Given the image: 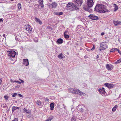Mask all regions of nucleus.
I'll list each match as a JSON object with an SVG mask.
<instances>
[{"instance_id":"1","label":"nucleus","mask_w":121,"mask_h":121,"mask_svg":"<svg viewBox=\"0 0 121 121\" xmlns=\"http://www.w3.org/2000/svg\"><path fill=\"white\" fill-rule=\"evenodd\" d=\"M94 9L95 11L100 13H104L109 12L107 9L105 5L101 4H96Z\"/></svg>"},{"instance_id":"2","label":"nucleus","mask_w":121,"mask_h":121,"mask_svg":"<svg viewBox=\"0 0 121 121\" xmlns=\"http://www.w3.org/2000/svg\"><path fill=\"white\" fill-rule=\"evenodd\" d=\"M66 7L67 8H70L69 9L71 11H79L78 7L73 3H69L67 5Z\"/></svg>"},{"instance_id":"3","label":"nucleus","mask_w":121,"mask_h":121,"mask_svg":"<svg viewBox=\"0 0 121 121\" xmlns=\"http://www.w3.org/2000/svg\"><path fill=\"white\" fill-rule=\"evenodd\" d=\"M86 4L88 7H84L83 8L86 11H89V8L93 6L94 2L92 0H87Z\"/></svg>"},{"instance_id":"4","label":"nucleus","mask_w":121,"mask_h":121,"mask_svg":"<svg viewBox=\"0 0 121 121\" xmlns=\"http://www.w3.org/2000/svg\"><path fill=\"white\" fill-rule=\"evenodd\" d=\"M69 91L71 93L75 94H78L80 95H84L85 94L84 93L82 92L79 90L75 88H71L69 90Z\"/></svg>"},{"instance_id":"5","label":"nucleus","mask_w":121,"mask_h":121,"mask_svg":"<svg viewBox=\"0 0 121 121\" xmlns=\"http://www.w3.org/2000/svg\"><path fill=\"white\" fill-rule=\"evenodd\" d=\"M100 47L101 49L100 48L99 49V50L100 51L104 50L108 48L105 42H103L100 45Z\"/></svg>"},{"instance_id":"6","label":"nucleus","mask_w":121,"mask_h":121,"mask_svg":"<svg viewBox=\"0 0 121 121\" xmlns=\"http://www.w3.org/2000/svg\"><path fill=\"white\" fill-rule=\"evenodd\" d=\"M82 0H73V2L76 5L80 6L82 4Z\"/></svg>"},{"instance_id":"7","label":"nucleus","mask_w":121,"mask_h":121,"mask_svg":"<svg viewBox=\"0 0 121 121\" xmlns=\"http://www.w3.org/2000/svg\"><path fill=\"white\" fill-rule=\"evenodd\" d=\"M90 19L93 20H97L98 19V17L94 15L91 14L88 16Z\"/></svg>"},{"instance_id":"8","label":"nucleus","mask_w":121,"mask_h":121,"mask_svg":"<svg viewBox=\"0 0 121 121\" xmlns=\"http://www.w3.org/2000/svg\"><path fill=\"white\" fill-rule=\"evenodd\" d=\"M98 91L103 96H104L105 95V91L103 87L100 89H99Z\"/></svg>"},{"instance_id":"9","label":"nucleus","mask_w":121,"mask_h":121,"mask_svg":"<svg viewBox=\"0 0 121 121\" xmlns=\"http://www.w3.org/2000/svg\"><path fill=\"white\" fill-rule=\"evenodd\" d=\"M104 85L109 88H113L114 86L113 84H110L107 83H105Z\"/></svg>"},{"instance_id":"10","label":"nucleus","mask_w":121,"mask_h":121,"mask_svg":"<svg viewBox=\"0 0 121 121\" xmlns=\"http://www.w3.org/2000/svg\"><path fill=\"white\" fill-rule=\"evenodd\" d=\"M26 28H25L26 30L29 33H30L31 32V26L29 25H27Z\"/></svg>"},{"instance_id":"11","label":"nucleus","mask_w":121,"mask_h":121,"mask_svg":"<svg viewBox=\"0 0 121 121\" xmlns=\"http://www.w3.org/2000/svg\"><path fill=\"white\" fill-rule=\"evenodd\" d=\"M23 63L24 65L26 66L28 65L29 63L28 60L27 59H24L23 60Z\"/></svg>"},{"instance_id":"12","label":"nucleus","mask_w":121,"mask_h":121,"mask_svg":"<svg viewBox=\"0 0 121 121\" xmlns=\"http://www.w3.org/2000/svg\"><path fill=\"white\" fill-rule=\"evenodd\" d=\"M113 22L115 26H117L118 25L120 24L121 23V22L120 21H113Z\"/></svg>"},{"instance_id":"13","label":"nucleus","mask_w":121,"mask_h":121,"mask_svg":"<svg viewBox=\"0 0 121 121\" xmlns=\"http://www.w3.org/2000/svg\"><path fill=\"white\" fill-rule=\"evenodd\" d=\"M6 51L9 53H16V52H15L13 49H8L6 50L5 52H6Z\"/></svg>"},{"instance_id":"14","label":"nucleus","mask_w":121,"mask_h":121,"mask_svg":"<svg viewBox=\"0 0 121 121\" xmlns=\"http://www.w3.org/2000/svg\"><path fill=\"white\" fill-rule=\"evenodd\" d=\"M52 8H56L57 6V3L56 2H53L52 3Z\"/></svg>"},{"instance_id":"15","label":"nucleus","mask_w":121,"mask_h":121,"mask_svg":"<svg viewBox=\"0 0 121 121\" xmlns=\"http://www.w3.org/2000/svg\"><path fill=\"white\" fill-rule=\"evenodd\" d=\"M17 53H8V56H10L11 57L13 58L15 57V55H17Z\"/></svg>"},{"instance_id":"16","label":"nucleus","mask_w":121,"mask_h":121,"mask_svg":"<svg viewBox=\"0 0 121 121\" xmlns=\"http://www.w3.org/2000/svg\"><path fill=\"white\" fill-rule=\"evenodd\" d=\"M106 67L107 69L108 70H110L112 69V66L111 65L107 64L106 65Z\"/></svg>"},{"instance_id":"17","label":"nucleus","mask_w":121,"mask_h":121,"mask_svg":"<svg viewBox=\"0 0 121 121\" xmlns=\"http://www.w3.org/2000/svg\"><path fill=\"white\" fill-rule=\"evenodd\" d=\"M63 40L61 38L58 39L57 40V42L58 44H60L63 43Z\"/></svg>"},{"instance_id":"18","label":"nucleus","mask_w":121,"mask_h":121,"mask_svg":"<svg viewBox=\"0 0 121 121\" xmlns=\"http://www.w3.org/2000/svg\"><path fill=\"white\" fill-rule=\"evenodd\" d=\"M23 112H26L27 113H29V117H30L31 116V114L30 113V112L28 110H27L25 108L23 109Z\"/></svg>"},{"instance_id":"19","label":"nucleus","mask_w":121,"mask_h":121,"mask_svg":"<svg viewBox=\"0 0 121 121\" xmlns=\"http://www.w3.org/2000/svg\"><path fill=\"white\" fill-rule=\"evenodd\" d=\"M50 109L51 110H52L53 109L54 107V104L53 103H51L50 104Z\"/></svg>"},{"instance_id":"20","label":"nucleus","mask_w":121,"mask_h":121,"mask_svg":"<svg viewBox=\"0 0 121 121\" xmlns=\"http://www.w3.org/2000/svg\"><path fill=\"white\" fill-rule=\"evenodd\" d=\"M78 109L81 112H83L84 111V110L82 108H81L80 106H78Z\"/></svg>"},{"instance_id":"21","label":"nucleus","mask_w":121,"mask_h":121,"mask_svg":"<svg viewBox=\"0 0 121 121\" xmlns=\"http://www.w3.org/2000/svg\"><path fill=\"white\" fill-rule=\"evenodd\" d=\"M54 117L53 116H51L49 117L48 119L46 120L45 121H51Z\"/></svg>"},{"instance_id":"22","label":"nucleus","mask_w":121,"mask_h":121,"mask_svg":"<svg viewBox=\"0 0 121 121\" xmlns=\"http://www.w3.org/2000/svg\"><path fill=\"white\" fill-rule=\"evenodd\" d=\"M113 5L114 6V11L115 12L118 9V7L115 4H114Z\"/></svg>"},{"instance_id":"23","label":"nucleus","mask_w":121,"mask_h":121,"mask_svg":"<svg viewBox=\"0 0 121 121\" xmlns=\"http://www.w3.org/2000/svg\"><path fill=\"white\" fill-rule=\"evenodd\" d=\"M64 55L62 53H60L58 56V58L60 59L62 58L64 56Z\"/></svg>"},{"instance_id":"24","label":"nucleus","mask_w":121,"mask_h":121,"mask_svg":"<svg viewBox=\"0 0 121 121\" xmlns=\"http://www.w3.org/2000/svg\"><path fill=\"white\" fill-rule=\"evenodd\" d=\"M36 102V104L38 105H41L42 104V103L41 102V101L39 100H38L37 102Z\"/></svg>"},{"instance_id":"25","label":"nucleus","mask_w":121,"mask_h":121,"mask_svg":"<svg viewBox=\"0 0 121 121\" xmlns=\"http://www.w3.org/2000/svg\"><path fill=\"white\" fill-rule=\"evenodd\" d=\"M35 18L37 22H39L40 24H42V22L40 21V19L37 18Z\"/></svg>"},{"instance_id":"26","label":"nucleus","mask_w":121,"mask_h":121,"mask_svg":"<svg viewBox=\"0 0 121 121\" xmlns=\"http://www.w3.org/2000/svg\"><path fill=\"white\" fill-rule=\"evenodd\" d=\"M19 107H17L13 106V107L12 110V112H13L15 110L17 109H19Z\"/></svg>"},{"instance_id":"27","label":"nucleus","mask_w":121,"mask_h":121,"mask_svg":"<svg viewBox=\"0 0 121 121\" xmlns=\"http://www.w3.org/2000/svg\"><path fill=\"white\" fill-rule=\"evenodd\" d=\"M64 36L65 38L66 39H68L69 38V35H68L66 33V32H65L64 33Z\"/></svg>"},{"instance_id":"28","label":"nucleus","mask_w":121,"mask_h":121,"mask_svg":"<svg viewBox=\"0 0 121 121\" xmlns=\"http://www.w3.org/2000/svg\"><path fill=\"white\" fill-rule=\"evenodd\" d=\"M63 13L62 12H56L55 13V14L58 16H60L63 14Z\"/></svg>"},{"instance_id":"29","label":"nucleus","mask_w":121,"mask_h":121,"mask_svg":"<svg viewBox=\"0 0 121 121\" xmlns=\"http://www.w3.org/2000/svg\"><path fill=\"white\" fill-rule=\"evenodd\" d=\"M82 27V26L80 25H78L77 27V30H81L80 28Z\"/></svg>"},{"instance_id":"30","label":"nucleus","mask_w":121,"mask_h":121,"mask_svg":"<svg viewBox=\"0 0 121 121\" xmlns=\"http://www.w3.org/2000/svg\"><path fill=\"white\" fill-rule=\"evenodd\" d=\"M121 62V59H120L118 60H117V61L115 62V63L117 64L118 63Z\"/></svg>"},{"instance_id":"31","label":"nucleus","mask_w":121,"mask_h":121,"mask_svg":"<svg viewBox=\"0 0 121 121\" xmlns=\"http://www.w3.org/2000/svg\"><path fill=\"white\" fill-rule=\"evenodd\" d=\"M19 9H20L21 8V5L20 3H18L17 5Z\"/></svg>"},{"instance_id":"32","label":"nucleus","mask_w":121,"mask_h":121,"mask_svg":"<svg viewBox=\"0 0 121 121\" xmlns=\"http://www.w3.org/2000/svg\"><path fill=\"white\" fill-rule=\"evenodd\" d=\"M34 41L35 42H37L38 41V39L37 37H35L34 39Z\"/></svg>"},{"instance_id":"33","label":"nucleus","mask_w":121,"mask_h":121,"mask_svg":"<svg viewBox=\"0 0 121 121\" xmlns=\"http://www.w3.org/2000/svg\"><path fill=\"white\" fill-rule=\"evenodd\" d=\"M17 94L16 93H13V94L12 95V96L13 97H15L17 95Z\"/></svg>"},{"instance_id":"34","label":"nucleus","mask_w":121,"mask_h":121,"mask_svg":"<svg viewBox=\"0 0 121 121\" xmlns=\"http://www.w3.org/2000/svg\"><path fill=\"white\" fill-rule=\"evenodd\" d=\"M115 48H112L110 50V52H115Z\"/></svg>"},{"instance_id":"35","label":"nucleus","mask_w":121,"mask_h":121,"mask_svg":"<svg viewBox=\"0 0 121 121\" xmlns=\"http://www.w3.org/2000/svg\"><path fill=\"white\" fill-rule=\"evenodd\" d=\"M115 51L116 52L118 51V53H121L120 51H119L118 49L117 48H115Z\"/></svg>"},{"instance_id":"36","label":"nucleus","mask_w":121,"mask_h":121,"mask_svg":"<svg viewBox=\"0 0 121 121\" xmlns=\"http://www.w3.org/2000/svg\"><path fill=\"white\" fill-rule=\"evenodd\" d=\"M71 121H76L75 118L74 117H73L71 119Z\"/></svg>"},{"instance_id":"37","label":"nucleus","mask_w":121,"mask_h":121,"mask_svg":"<svg viewBox=\"0 0 121 121\" xmlns=\"http://www.w3.org/2000/svg\"><path fill=\"white\" fill-rule=\"evenodd\" d=\"M4 98L5 99L8 100L9 98V96L7 95H6L4 96Z\"/></svg>"},{"instance_id":"38","label":"nucleus","mask_w":121,"mask_h":121,"mask_svg":"<svg viewBox=\"0 0 121 121\" xmlns=\"http://www.w3.org/2000/svg\"><path fill=\"white\" fill-rule=\"evenodd\" d=\"M95 49V46L94 45H93V46L92 48L91 49V50L92 51L94 50Z\"/></svg>"},{"instance_id":"39","label":"nucleus","mask_w":121,"mask_h":121,"mask_svg":"<svg viewBox=\"0 0 121 121\" xmlns=\"http://www.w3.org/2000/svg\"><path fill=\"white\" fill-rule=\"evenodd\" d=\"M116 108L114 107L112 109V111H113L114 112L116 110Z\"/></svg>"},{"instance_id":"40","label":"nucleus","mask_w":121,"mask_h":121,"mask_svg":"<svg viewBox=\"0 0 121 121\" xmlns=\"http://www.w3.org/2000/svg\"><path fill=\"white\" fill-rule=\"evenodd\" d=\"M78 113V112H75V111H73V114L75 113L77 114Z\"/></svg>"},{"instance_id":"41","label":"nucleus","mask_w":121,"mask_h":121,"mask_svg":"<svg viewBox=\"0 0 121 121\" xmlns=\"http://www.w3.org/2000/svg\"><path fill=\"white\" fill-rule=\"evenodd\" d=\"M12 121H18V119L17 118H15L14 120H13Z\"/></svg>"},{"instance_id":"42","label":"nucleus","mask_w":121,"mask_h":121,"mask_svg":"<svg viewBox=\"0 0 121 121\" xmlns=\"http://www.w3.org/2000/svg\"><path fill=\"white\" fill-rule=\"evenodd\" d=\"M18 96L20 97H22L23 96L20 94H18Z\"/></svg>"},{"instance_id":"43","label":"nucleus","mask_w":121,"mask_h":121,"mask_svg":"<svg viewBox=\"0 0 121 121\" xmlns=\"http://www.w3.org/2000/svg\"><path fill=\"white\" fill-rule=\"evenodd\" d=\"M3 22V19L0 18V23L2 22Z\"/></svg>"},{"instance_id":"44","label":"nucleus","mask_w":121,"mask_h":121,"mask_svg":"<svg viewBox=\"0 0 121 121\" xmlns=\"http://www.w3.org/2000/svg\"><path fill=\"white\" fill-rule=\"evenodd\" d=\"M48 6H49V7L50 8V7H51L52 6V4H49Z\"/></svg>"},{"instance_id":"45","label":"nucleus","mask_w":121,"mask_h":121,"mask_svg":"<svg viewBox=\"0 0 121 121\" xmlns=\"http://www.w3.org/2000/svg\"><path fill=\"white\" fill-rule=\"evenodd\" d=\"M19 80H20V81H21V82H21V83H23L24 82V81L23 80H21L20 79H19Z\"/></svg>"},{"instance_id":"46","label":"nucleus","mask_w":121,"mask_h":121,"mask_svg":"<svg viewBox=\"0 0 121 121\" xmlns=\"http://www.w3.org/2000/svg\"><path fill=\"white\" fill-rule=\"evenodd\" d=\"M19 80H20V81H21V82H21V83H23L24 82V81L23 80H21L20 79H19Z\"/></svg>"},{"instance_id":"47","label":"nucleus","mask_w":121,"mask_h":121,"mask_svg":"<svg viewBox=\"0 0 121 121\" xmlns=\"http://www.w3.org/2000/svg\"><path fill=\"white\" fill-rule=\"evenodd\" d=\"M2 81V79H0V85L1 84Z\"/></svg>"},{"instance_id":"48","label":"nucleus","mask_w":121,"mask_h":121,"mask_svg":"<svg viewBox=\"0 0 121 121\" xmlns=\"http://www.w3.org/2000/svg\"><path fill=\"white\" fill-rule=\"evenodd\" d=\"M16 82L18 83L19 84H21V82H19V81H16Z\"/></svg>"},{"instance_id":"49","label":"nucleus","mask_w":121,"mask_h":121,"mask_svg":"<svg viewBox=\"0 0 121 121\" xmlns=\"http://www.w3.org/2000/svg\"><path fill=\"white\" fill-rule=\"evenodd\" d=\"M118 107V106L117 105H116L114 107V108H116V109L117 108V107Z\"/></svg>"},{"instance_id":"50","label":"nucleus","mask_w":121,"mask_h":121,"mask_svg":"<svg viewBox=\"0 0 121 121\" xmlns=\"http://www.w3.org/2000/svg\"><path fill=\"white\" fill-rule=\"evenodd\" d=\"M104 33H101V35H104Z\"/></svg>"},{"instance_id":"51","label":"nucleus","mask_w":121,"mask_h":121,"mask_svg":"<svg viewBox=\"0 0 121 121\" xmlns=\"http://www.w3.org/2000/svg\"><path fill=\"white\" fill-rule=\"evenodd\" d=\"M5 35L6 34H3V37H5Z\"/></svg>"},{"instance_id":"52","label":"nucleus","mask_w":121,"mask_h":121,"mask_svg":"<svg viewBox=\"0 0 121 121\" xmlns=\"http://www.w3.org/2000/svg\"><path fill=\"white\" fill-rule=\"evenodd\" d=\"M86 50H87V51H91V49H86Z\"/></svg>"},{"instance_id":"53","label":"nucleus","mask_w":121,"mask_h":121,"mask_svg":"<svg viewBox=\"0 0 121 121\" xmlns=\"http://www.w3.org/2000/svg\"><path fill=\"white\" fill-rule=\"evenodd\" d=\"M10 82H13V80L12 79H11L10 80Z\"/></svg>"},{"instance_id":"54","label":"nucleus","mask_w":121,"mask_h":121,"mask_svg":"<svg viewBox=\"0 0 121 121\" xmlns=\"http://www.w3.org/2000/svg\"><path fill=\"white\" fill-rule=\"evenodd\" d=\"M63 105V107L64 108H65L66 106H65L64 104Z\"/></svg>"},{"instance_id":"55","label":"nucleus","mask_w":121,"mask_h":121,"mask_svg":"<svg viewBox=\"0 0 121 121\" xmlns=\"http://www.w3.org/2000/svg\"><path fill=\"white\" fill-rule=\"evenodd\" d=\"M48 29H52V28L51 27H50V26L49 27Z\"/></svg>"},{"instance_id":"56","label":"nucleus","mask_w":121,"mask_h":121,"mask_svg":"<svg viewBox=\"0 0 121 121\" xmlns=\"http://www.w3.org/2000/svg\"><path fill=\"white\" fill-rule=\"evenodd\" d=\"M46 100L48 101V99L47 98H46Z\"/></svg>"},{"instance_id":"57","label":"nucleus","mask_w":121,"mask_h":121,"mask_svg":"<svg viewBox=\"0 0 121 121\" xmlns=\"http://www.w3.org/2000/svg\"><path fill=\"white\" fill-rule=\"evenodd\" d=\"M99 56L98 55H97V56H96V58H99Z\"/></svg>"},{"instance_id":"58","label":"nucleus","mask_w":121,"mask_h":121,"mask_svg":"<svg viewBox=\"0 0 121 121\" xmlns=\"http://www.w3.org/2000/svg\"><path fill=\"white\" fill-rule=\"evenodd\" d=\"M17 81H14L13 82H16Z\"/></svg>"},{"instance_id":"59","label":"nucleus","mask_w":121,"mask_h":121,"mask_svg":"<svg viewBox=\"0 0 121 121\" xmlns=\"http://www.w3.org/2000/svg\"><path fill=\"white\" fill-rule=\"evenodd\" d=\"M52 1V0H50V2H51Z\"/></svg>"},{"instance_id":"60","label":"nucleus","mask_w":121,"mask_h":121,"mask_svg":"<svg viewBox=\"0 0 121 121\" xmlns=\"http://www.w3.org/2000/svg\"><path fill=\"white\" fill-rule=\"evenodd\" d=\"M84 58H86V56H84Z\"/></svg>"},{"instance_id":"61","label":"nucleus","mask_w":121,"mask_h":121,"mask_svg":"<svg viewBox=\"0 0 121 121\" xmlns=\"http://www.w3.org/2000/svg\"><path fill=\"white\" fill-rule=\"evenodd\" d=\"M79 119L81 120V118H80Z\"/></svg>"},{"instance_id":"62","label":"nucleus","mask_w":121,"mask_h":121,"mask_svg":"<svg viewBox=\"0 0 121 121\" xmlns=\"http://www.w3.org/2000/svg\"><path fill=\"white\" fill-rule=\"evenodd\" d=\"M120 54L121 55V53H120Z\"/></svg>"}]
</instances>
